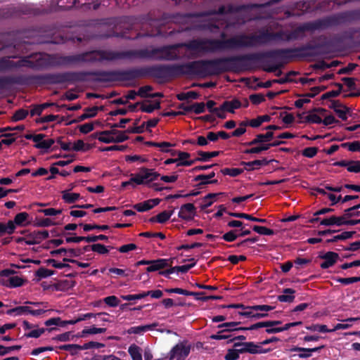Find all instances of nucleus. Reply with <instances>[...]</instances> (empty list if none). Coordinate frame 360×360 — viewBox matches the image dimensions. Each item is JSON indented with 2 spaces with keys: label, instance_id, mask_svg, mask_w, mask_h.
Wrapping results in <instances>:
<instances>
[{
  "label": "nucleus",
  "instance_id": "obj_59",
  "mask_svg": "<svg viewBox=\"0 0 360 360\" xmlns=\"http://www.w3.org/2000/svg\"><path fill=\"white\" fill-rule=\"evenodd\" d=\"M237 229H232L224 233L221 238L226 242H233L238 238Z\"/></svg>",
  "mask_w": 360,
  "mask_h": 360
},
{
  "label": "nucleus",
  "instance_id": "obj_12",
  "mask_svg": "<svg viewBox=\"0 0 360 360\" xmlns=\"http://www.w3.org/2000/svg\"><path fill=\"white\" fill-rule=\"evenodd\" d=\"M191 346L187 344L186 341L176 344L170 350L168 358L169 360L176 359L177 360L185 359L190 354Z\"/></svg>",
  "mask_w": 360,
  "mask_h": 360
},
{
  "label": "nucleus",
  "instance_id": "obj_56",
  "mask_svg": "<svg viewBox=\"0 0 360 360\" xmlns=\"http://www.w3.org/2000/svg\"><path fill=\"white\" fill-rule=\"evenodd\" d=\"M351 112V108L344 105L341 108L336 110L335 113L338 115L339 118H340L342 120L345 121L347 120V115H350Z\"/></svg>",
  "mask_w": 360,
  "mask_h": 360
},
{
  "label": "nucleus",
  "instance_id": "obj_2",
  "mask_svg": "<svg viewBox=\"0 0 360 360\" xmlns=\"http://www.w3.org/2000/svg\"><path fill=\"white\" fill-rule=\"evenodd\" d=\"M316 44L307 43L302 46L269 50L264 52L255 53L256 61L261 60L263 58H271L291 61L295 59H305L315 58L320 55L333 53L337 49L338 40L335 38H329L324 34L318 36Z\"/></svg>",
  "mask_w": 360,
  "mask_h": 360
},
{
  "label": "nucleus",
  "instance_id": "obj_25",
  "mask_svg": "<svg viewBox=\"0 0 360 360\" xmlns=\"http://www.w3.org/2000/svg\"><path fill=\"white\" fill-rule=\"evenodd\" d=\"M158 326V323H153L144 326H133L129 328L127 332L128 334H142L148 330H153Z\"/></svg>",
  "mask_w": 360,
  "mask_h": 360
},
{
  "label": "nucleus",
  "instance_id": "obj_21",
  "mask_svg": "<svg viewBox=\"0 0 360 360\" xmlns=\"http://www.w3.org/2000/svg\"><path fill=\"white\" fill-rule=\"evenodd\" d=\"M243 9L242 6H235L232 4L226 6H220L218 9L210 10L209 14L210 15H226L231 13H236L240 12Z\"/></svg>",
  "mask_w": 360,
  "mask_h": 360
},
{
  "label": "nucleus",
  "instance_id": "obj_4",
  "mask_svg": "<svg viewBox=\"0 0 360 360\" xmlns=\"http://www.w3.org/2000/svg\"><path fill=\"white\" fill-rule=\"evenodd\" d=\"M247 48L245 34H240L226 40L216 39H192L186 42V49L202 53Z\"/></svg>",
  "mask_w": 360,
  "mask_h": 360
},
{
  "label": "nucleus",
  "instance_id": "obj_41",
  "mask_svg": "<svg viewBox=\"0 0 360 360\" xmlns=\"http://www.w3.org/2000/svg\"><path fill=\"white\" fill-rule=\"evenodd\" d=\"M112 248V246H105L101 243L92 244V251L100 255H106L109 252L110 249Z\"/></svg>",
  "mask_w": 360,
  "mask_h": 360
},
{
  "label": "nucleus",
  "instance_id": "obj_51",
  "mask_svg": "<svg viewBox=\"0 0 360 360\" xmlns=\"http://www.w3.org/2000/svg\"><path fill=\"white\" fill-rule=\"evenodd\" d=\"M341 80L345 83V84L348 87V89L351 91H357L356 84L355 82L357 80L356 78L354 77H342Z\"/></svg>",
  "mask_w": 360,
  "mask_h": 360
},
{
  "label": "nucleus",
  "instance_id": "obj_39",
  "mask_svg": "<svg viewBox=\"0 0 360 360\" xmlns=\"http://www.w3.org/2000/svg\"><path fill=\"white\" fill-rule=\"evenodd\" d=\"M29 114V111L27 110L20 108L15 111L13 116L11 117L12 122H18L20 120H23L27 117Z\"/></svg>",
  "mask_w": 360,
  "mask_h": 360
},
{
  "label": "nucleus",
  "instance_id": "obj_35",
  "mask_svg": "<svg viewBox=\"0 0 360 360\" xmlns=\"http://www.w3.org/2000/svg\"><path fill=\"white\" fill-rule=\"evenodd\" d=\"M141 349L135 344L129 346L128 352L132 360H142Z\"/></svg>",
  "mask_w": 360,
  "mask_h": 360
},
{
  "label": "nucleus",
  "instance_id": "obj_26",
  "mask_svg": "<svg viewBox=\"0 0 360 360\" xmlns=\"http://www.w3.org/2000/svg\"><path fill=\"white\" fill-rule=\"evenodd\" d=\"M221 105L222 110L233 113L234 110L238 109L241 107V102L238 99L234 98L231 101H224Z\"/></svg>",
  "mask_w": 360,
  "mask_h": 360
},
{
  "label": "nucleus",
  "instance_id": "obj_52",
  "mask_svg": "<svg viewBox=\"0 0 360 360\" xmlns=\"http://www.w3.org/2000/svg\"><path fill=\"white\" fill-rule=\"evenodd\" d=\"M240 323L241 322L240 321L226 322L218 325L217 328L219 329H231L230 330L231 333V332L236 331V326H239Z\"/></svg>",
  "mask_w": 360,
  "mask_h": 360
},
{
  "label": "nucleus",
  "instance_id": "obj_10",
  "mask_svg": "<svg viewBox=\"0 0 360 360\" xmlns=\"http://www.w3.org/2000/svg\"><path fill=\"white\" fill-rule=\"evenodd\" d=\"M322 20H329L330 25L327 28L338 25L341 22H352L360 20V8L351 11H347L340 13L335 15L328 16L321 18Z\"/></svg>",
  "mask_w": 360,
  "mask_h": 360
},
{
  "label": "nucleus",
  "instance_id": "obj_19",
  "mask_svg": "<svg viewBox=\"0 0 360 360\" xmlns=\"http://www.w3.org/2000/svg\"><path fill=\"white\" fill-rule=\"evenodd\" d=\"M195 210L196 208L193 204H184L181 207L178 216L183 219L190 221L193 219L195 214Z\"/></svg>",
  "mask_w": 360,
  "mask_h": 360
},
{
  "label": "nucleus",
  "instance_id": "obj_44",
  "mask_svg": "<svg viewBox=\"0 0 360 360\" xmlns=\"http://www.w3.org/2000/svg\"><path fill=\"white\" fill-rule=\"evenodd\" d=\"M26 280L18 276L10 277L8 279V284L7 285L9 288H18L24 285Z\"/></svg>",
  "mask_w": 360,
  "mask_h": 360
},
{
  "label": "nucleus",
  "instance_id": "obj_9",
  "mask_svg": "<svg viewBox=\"0 0 360 360\" xmlns=\"http://www.w3.org/2000/svg\"><path fill=\"white\" fill-rule=\"evenodd\" d=\"M84 73L82 72H65L61 73H52L46 75L45 78L49 84H61L64 83H75L84 82Z\"/></svg>",
  "mask_w": 360,
  "mask_h": 360
},
{
  "label": "nucleus",
  "instance_id": "obj_1",
  "mask_svg": "<svg viewBox=\"0 0 360 360\" xmlns=\"http://www.w3.org/2000/svg\"><path fill=\"white\" fill-rule=\"evenodd\" d=\"M255 53L211 60H200L184 64L150 65L151 77L164 80L183 75L217 76L225 72H240L252 68Z\"/></svg>",
  "mask_w": 360,
  "mask_h": 360
},
{
  "label": "nucleus",
  "instance_id": "obj_60",
  "mask_svg": "<svg viewBox=\"0 0 360 360\" xmlns=\"http://www.w3.org/2000/svg\"><path fill=\"white\" fill-rule=\"evenodd\" d=\"M239 358L240 354L235 347L233 349H229L224 356L225 360H238Z\"/></svg>",
  "mask_w": 360,
  "mask_h": 360
},
{
  "label": "nucleus",
  "instance_id": "obj_16",
  "mask_svg": "<svg viewBox=\"0 0 360 360\" xmlns=\"http://www.w3.org/2000/svg\"><path fill=\"white\" fill-rule=\"evenodd\" d=\"M49 237V232L46 230L34 231L27 235L25 243L29 245L39 244Z\"/></svg>",
  "mask_w": 360,
  "mask_h": 360
},
{
  "label": "nucleus",
  "instance_id": "obj_48",
  "mask_svg": "<svg viewBox=\"0 0 360 360\" xmlns=\"http://www.w3.org/2000/svg\"><path fill=\"white\" fill-rule=\"evenodd\" d=\"M252 229L254 231H255L256 233H257L260 235L272 236L274 234V231L273 229L266 228L265 226L254 225L252 227Z\"/></svg>",
  "mask_w": 360,
  "mask_h": 360
},
{
  "label": "nucleus",
  "instance_id": "obj_8",
  "mask_svg": "<svg viewBox=\"0 0 360 360\" xmlns=\"http://www.w3.org/2000/svg\"><path fill=\"white\" fill-rule=\"evenodd\" d=\"M330 25L329 20L318 19L311 22H304L291 31L288 30L286 39L288 41L303 39L305 32L324 30Z\"/></svg>",
  "mask_w": 360,
  "mask_h": 360
},
{
  "label": "nucleus",
  "instance_id": "obj_58",
  "mask_svg": "<svg viewBox=\"0 0 360 360\" xmlns=\"http://www.w3.org/2000/svg\"><path fill=\"white\" fill-rule=\"evenodd\" d=\"M45 263L47 265H51L54 268L60 269H63V268H69L70 269L71 267L70 264H65V263L58 262L54 259H48L45 261Z\"/></svg>",
  "mask_w": 360,
  "mask_h": 360
},
{
  "label": "nucleus",
  "instance_id": "obj_34",
  "mask_svg": "<svg viewBox=\"0 0 360 360\" xmlns=\"http://www.w3.org/2000/svg\"><path fill=\"white\" fill-rule=\"evenodd\" d=\"M30 307L27 306H18L15 308L8 309L6 311L8 315L21 316L28 314Z\"/></svg>",
  "mask_w": 360,
  "mask_h": 360
},
{
  "label": "nucleus",
  "instance_id": "obj_18",
  "mask_svg": "<svg viewBox=\"0 0 360 360\" xmlns=\"http://www.w3.org/2000/svg\"><path fill=\"white\" fill-rule=\"evenodd\" d=\"M319 257L324 260V262L320 264L321 268L323 269H326L333 266L339 259V255L332 251L327 252L322 255H320Z\"/></svg>",
  "mask_w": 360,
  "mask_h": 360
},
{
  "label": "nucleus",
  "instance_id": "obj_40",
  "mask_svg": "<svg viewBox=\"0 0 360 360\" xmlns=\"http://www.w3.org/2000/svg\"><path fill=\"white\" fill-rule=\"evenodd\" d=\"M221 193H208L207 195H205L202 198L203 204H202L200 205V209L202 210H204L207 209V207H210L213 203V201L212 200V199L215 198L217 195H221Z\"/></svg>",
  "mask_w": 360,
  "mask_h": 360
},
{
  "label": "nucleus",
  "instance_id": "obj_24",
  "mask_svg": "<svg viewBox=\"0 0 360 360\" xmlns=\"http://www.w3.org/2000/svg\"><path fill=\"white\" fill-rule=\"evenodd\" d=\"M344 219H345L344 214L340 217L333 215L328 218H324L321 219L320 221V225L327 226L336 225L338 226H341L344 225Z\"/></svg>",
  "mask_w": 360,
  "mask_h": 360
},
{
  "label": "nucleus",
  "instance_id": "obj_54",
  "mask_svg": "<svg viewBox=\"0 0 360 360\" xmlns=\"http://www.w3.org/2000/svg\"><path fill=\"white\" fill-rule=\"evenodd\" d=\"M306 328L310 331H318L320 333H330V329H328L326 325L312 324L306 326Z\"/></svg>",
  "mask_w": 360,
  "mask_h": 360
},
{
  "label": "nucleus",
  "instance_id": "obj_31",
  "mask_svg": "<svg viewBox=\"0 0 360 360\" xmlns=\"http://www.w3.org/2000/svg\"><path fill=\"white\" fill-rule=\"evenodd\" d=\"M356 234V231H344L339 235H336L333 236L332 238L327 239L326 240V243H335L338 240H344L349 238H351Z\"/></svg>",
  "mask_w": 360,
  "mask_h": 360
},
{
  "label": "nucleus",
  "instance_id": "obj_28",
  "mask_svg": "<svg viewBox=\"0 0 360 360\" xmlns=\"http://www.w3.org/2000/svg\"><path fill=\"white\" fill-rule=\"evenodd\" d=\"M229 215L233 217L236 218H240V219H245L252 221L259 222V223H266L267 219H262V218H257L255 217L251 214H248L246 213H242V212H228Z\"/></svg>",
  "mask_w": 360,
  "mask_h": 360
},
{
  "label": "nucleus",
  "instance_id": "obj_7",
  "mask_svg": "<svg viewBox=\"0 0 360 360\" xmlns=\"http://www.w3.org/2000/svg\"><path fill=\"white\" fill-rule=\"evenodd\" d=\"M288 30H280L277 32L264 30L259 34H245L247 48L264 45L271 41L289 42L286 39Z\"/></svg>",
  "mask_w": 360,
  "mask_h": 360
},
{
  "label": "nucleus",
  "instance_id": "obj_33",
  "mask_svg": "<svg viewBox=\"0 0 360 360\" xmlns=\"http://www.w3.org/2000/svg\"><path fill=\"white\" fill-rule=\"evenodd\" d=\"M80 198L79 193H70L68 191H62V199L68 204L74 203Z\"/></svg>",
  "mask_w": 360,
  "mask_h": 360
},
{
  "label": "nucleus",
  "instance_id": "obj_17",
  "mask_svg": "<svg viewBox=\"0 0 360 360\" xmlns=\"http://www.w3.org/2000/svg\"><path fill=\"white\" fill-rule=\"evenodd\" d=\"M265 58H263L261 60L253 62L252 68L251 69H250L249 70H251L254 68V65L255 63L261 62L264 65V66L262 68L263 70H264L265 72H275L276 70H278V72L276 73V75L278 77L280 76L282 74V71L279 69L283 66V64L281 63H278L276 64L269 65V60H264ZM269 58L271 59V58ZM272 60H274V61L281 60V59H274V58H272ZM282 61L288 62L287 60H282ZM248 70H247L246 71H248Z\"/></svg>",
  "mask_w": 360,
  "mask_h": 360
},
{
  "label": "nucleus",
  "instance_id": "obj_22",
  "mask_svg": "<svg viewBox=\"0 0 360 360\" xmlns=\"http://www.w3.org/2000/svg\"><path fill=\"white\" fill-rule=\"evenodd\" d=\"M171 266L167 259H158L150 260V264L146 267V271L148 273L160 271L166 267Z\"/></svg>",
  "mask_w": 360,
  "mask_h": 360
},
{
  "label": "nucleus",
  "instance_id": "obj_6",
  "mask_svg": "<svg viewBox=\"0 0 360 360\" xmlns=\"http://www.w3.org/2000/svg\"><path fill=\"white\" fill-rule=\"evenodd\" d=\"M119 59L120 51L94 50L75 55L60 56L58 58L57 64L59 65H69L80 63H94L103 62L104 60L112 61Z\"/></svg>",
  "mask_w": 360,
  "mask_h": 360
},
{
  "label": "nucleus",
  "instance_id": "obj_62",
  "mask_svg": "<svg viewBox=\"0 0 360 360\" xmlns=\"http://www.w3.org/2000/svg\"><path fill=\"white\" fill-rule=\"evenodd\" d=\"M205 111V104L203 102L194 103L191 105V112L197 115L203 113Z\"/></svg>",
  "mask_w": 360,
  "mask_h": 360
},
{
  "label": "nucleus",
  "instance_id": "obj_20",
  "mask_svg": "<svg viewBox=\"0 0 360 360\" xmlns=\"http://www.w3.org/2000/svg\"><path fill=\"white\" fill-rule=\"evenodd\" d=\"M274 136V134L271 131H268L265 134H257L255 135V139L248 142H245L243 146H252L262 142H270Z\"/></svg>",
  "mask_w": 360,
  "mask_h": 360
},
{
  "label": "nucleus",
  "instance_id": "obj_15",
  "mask_svg": "<svg viewBox=\"0 0 360 360\" xmlns=\"http://www.w3.org/2000/svg\"><path fill=\"white\" fill-rule=\"evenodd\" d=\"M222 151H212V152H205L200 150L198 152V155L199 157L195 158L194 160H191L190 161L181 162L178 164V165H185V167H189L195 164L196 162H207L211 158H215L219 155Z\"/></svg>",
  "mask_w": 360,
  "mask_h": 360
},
{
  "label": "nucleus",
  "instance_id": "obj_50",
  "mask_svg": "<svg viewBox=\"0 0 360 360\" xmlns=\"http://www.w3.org/2000/svg\"><path fill=\"white\" fill-rule=\"evenodd\" d=\"M54 274L55 271L53 270H50L44 267H40L37 271H36L35 276H37L39 279H41L53 276Z\"/></svg>",
  "mask_w": 360,
  "mask_h": 360
},
{
  "label": "nucleus",
  "instance_id": "obj_53",
  "mask_svg": "<svg viewBox=\"0 0 360 360\" xmlns=\"http://www.w3.org/2000/svg\"><path fill=\"white\" fill-rule=\"evenodd\" d=\"M133 207L140 212H146L152 209V206L150 205V201H148V200L142 202L136 203L133 205Z\"/></svg>",
  "mask_w": 360,
  "mask_h": 360
},
{
  "label": "nucleus",
  "instance_id": "obj_14",
  "mask_svg": "<svg viewBox=\"0 0 360 360\" xmlns=\"http://www.w3.org/2000/svg\"><path fill=\"white\" fill-rule=\"evenodd\" d=\"M282 323L281 321H259L256 323L252 324V329L259 330L260 328H265V332L268 334H274L280 333L278 326Z\"/></svg>",
  "mask_w": 360,
  "mask_h": 360
},
{
  "label": "nucleus",
  "instance_id": "obj_32",
  "mask_svg": "<svg viewBox=\"0 0 360 360\" xmlns=\"http://www.w3.org/2000/svg\"><path fill=\"white\" fill-rule=\"evenodd\" d=\"M332 85L335 86H339V89L330 91L322 94L321 96V100H326L330 98H335L341 94L343 89V85L342 84L334 82L332 84Z\"/></svg>",
  "mask_w": 360,
  "mask_h": 360
},
{
  "label": "nucleus",
  "instance_id": "obj_13",
  "mask_svg": "<svg viewBox=\"0 0 360 360\" xmlns=\"http://www.w3.org/2000/svg\"><path fill=\"white\" fill-rule=\"evenodd\" d=\"M27 79L24 75H12L0 77V90L7 89L13 84L22 85L26 84Z\"/></svg>",
  "mask_w": 360,
  "mask_h": 360
},
{
  "label": "nucleus",
  "instance_id": "obj_37",
  "mask_svg": "<svg viewBox=\"0 0 360 360\" xmlns=\"http://www.w3.org/2000/svg\"><path fill=\"white\" fill-rule=\"evenodd\" d=\"M56 223L49 218H36L34 221V226L36 227H49L56 225Z\"/></svg>",
  "mask_w": 360,
  "mask_h": 360
},
{
  "label": "nucleus",
  "instance_id": "obj_43",
  "mask_svg": "<svg viewBox=\"0 0 360 360\" xmlns=\"http://www.w3.org/2000/svg\"><path fill=\"white\" fill-rule=\"evenodd\" d=\"M357 206L358 204L347 208L344 211L345 219H349L353 217H360V207H357Z\"/></svg>",
  "mask_w": 360,
  "mask_h": 360
},
{
  "label": "nucleus",
  "instance_id": "obj_27",
  "mask_svg": "<svg viewBox=\"0 0 360 360\" xmlns=\"http://www.w3.org/2000/svg\"><path fill=\"white\" fill-rule=\"evenodd\" d=\"M174 213V210H172L170 212L168 211H163L156 216L152 217L149 219V222L150 223H160V224H165L167 222Z\"/></svg>",
  "mask_w": 360,
  "mask_h": 360
},
{
  "label": "nucleus",
  "instance_id": "obj_36",
  "mask_svg": "<svg viewBox=\"0 0 360 360\" xmlns=\"http://www.w3.org/2000/svg\"><path fill=\"white\" fill-rule=\"evenodd\" d=\"M231 329H220L217 334H213L210 335V338L212 340H229L232 337V335L230 334V330Z\"/></svg>",
  "mask_w": 360,
  "mask_h": 360
},
{
  "label": "nucleus",
  "instance_id": "obj_30",
  "mask_svg": "<svg viewBox=\"0 0 360 360\" xmlns=\"http://www.w3.org/2000/svg\"><path fill=\"white\" fill-rule=\"evenodd\" d=\"M233 347L236 348L238 354L249 353L252 354L251 342H236Z\"/></svg>",
  "mask_w": 360,
  "mask_h": 360
},
{
  "label": "nucleus",
  "instance_id": "obj_57",
  "mask_svg": "<svg viewBox=\"0 0 360 360\" xmlns=\"http://www.w3.org/2000/svg\"><path fill=\"white\" fill-rule=\"evenodd\" d=\"M21 348V345H13L10 347H5L4 345H0V356H5L14 350L18 351Z\"/></svg>",
  "mask_w": 360,
  "mask_h": 360
},
{
  "label": "nucleus",
  "instance_id": "obj_23",
  "mask_svg": "<svg viewBox=\"0 0 360 360\" xmlns=\"http://www.w3.org/2000/svg\"><path fill=\"white\" fill-rule=\"evenodd\" d=\"M84 113L77 117L76 119L71 120L65 124L66 126L71 125L75 123L80 122L84 120L92 118L97 115V108H86L84 109Z\"/></svg>",
  "mask_w": 360,
  "mask_h": 360
},
{
  "label": "nucleus",
  "instance_id": "obj_64",
  "mask_svg": "<svg viewBox=\"0 0 360 360\" xmlns=\"http://www.w3.org/2000/svg\"><path fill=\"white\" fill-rule=\"evenodd\" d=\"M347 171L353 173H360V160H350Z\"/></svg>",
  "mask_w": 360,
  "mask_h": 360
},
{
  "label": "nucleus",
  "instance_id": "obj_29",
  "mask_svg": "<svg viewBox=\"0 0 360 360\" xmlns=\"http://www.w3.org/2000/svg\"><path fill=\"white\" fill-rule=\"evenodd\" d=\"M283 295H280L278 296L277 300L281 302H288L291 303L295 300L294 294L295 293V290L292 288H284L283 290Z\"/></svg>",
  "mask_w": 360,
  "mask_h": 360
},
{
  "label": "nucleus",
  "instance_id": "obj_63",
  "mask_svg": "<svg viewBox=\"0 0 360 360\" xmlns=\"http://www.w3.org/2000/svg\"><path fill=\"white\" fill-rule=\"evenodd\" d=\"M318 150L316 147H308L302 151V154L306 158H312L317 154Z\"/></svg>",
  "mask_w": 360,
  "mask_h": 360
},
{
  "label": "nucleus",
  "instance_id": "obj_45",
  "mask_svg": "<svg viewBox=\"0 0 360 360\" xmlns=\"http://www.w3.org/2000/svg\"><path fill=\"white\" fill-rule=\"evenodd\" d=\"M79 345L77 344H68L58 346L57 348L60 350L69 351L72 356L77 354V351L80 350L79 347Z\"/></svg>",
  "mask_w": 360,
  "mask_h": 360
},
{
  "label": "nucleus",
  "instance_id": "obj_38",
  "mask_svg": "<svg viewBox=\"0 0 360 360\" xmlns=\"http://www.w3.org/2000/svg\"><path fill=\"white\" fill-rule=\"evenodd\" d=\"M261 342L258 343L251 342L252 354H266L272 350L271 348H263Z\"/></svg>",
  "mask_w": 360,
  "mask_h": 360
},
{
  "label": "nucleus",
  "instance_id": "obj_3",
  "mask_svg": "<svg viewBox=\"0 0 360 360\" xmlns=\"http://www.w3.org/2000/svg\"><path fill=\"white\" fill-rule=\"evenodd\" d=\"M181 47L186 48V42L165 45L151 49L120 51V59L137 58L159 61H175L181 58L178 49Z\"/></svg>",
  "mask_w": 360,
  "mask_h": 360
},
{
  "label": "nucleus",
  "instance_id": "obj_61",
  "mask_svg": "<svg viewBox=\"0 0 360 360\" xmlns=\"http://www.w3.org/2000/svg\"><path fill=\"white\" fill-rule=\"evenodd\" d=\"M103 302L110 307H116L120 304L119 299L115 295H110L105 297Z\"/></svg>",
  "mask_w": 360,
  "mask_h": 360
},
{
  "label": "nucleus",
  "instance_id": "obj_42",
  "mask_svg": "<svg viewBox=\"0 0 360 360\" xmlns=\"http://www.w3.org/2000/svg\"><path fill=\"white\" fill-rule=\"evenodd\" d=\"M324 345H321L319 347H314V348H304V350L301 351L302 353L298 354V356L301 359L309 358L311 356L312 352H319L322 349L324 348Z\"/></svg>",
  "mask_w": 360,
  "mask_h": 360
},
{
  "label": "nucleus",
  "instance_id": "obj_5",
  "mask_svg": "<svg viewBox=\"0 0 360 360\" xmlns=\"http://www.w3.org/2000/svg\"><path fill=\"white\" fill-rule=\"evenodd\" d=\"M86 76H94V82H112L132 81L138 78L151 77L150 66L132 68L125 70H98L82 72Z\"/></svg>",
  "mask_w": 360,
  "mask_h": 360
},
{
  "label": "nucleus",
  "instance_id": "obj_55",
  "mask_svg": "<svg viewBox=\"0 0 360 360\" xmlns=\"http://www.w3.org/2000/svg\"><path fill=\"white\" fill-rule=\"evenodd\" d=\"M29 217V214L27 212H20L17 214L13 219L15 225L23 226L24 223L27 221Z\"/></svg>",
  "mask_w": 360,
  "mask_h": 360
},
{
  "label": "nucleus",
  "instance_id": "obj_49",
  "mask_svg": "<svg viewBox=\"0 0 360 360\" xmlns=\"http://www.w3.org/2000/svg\"><path fill=\"white\" fill-rule=\"evenodd\" d=\"M79 226H82L83 227V229L84 231H90L94 229H97L100 231H105L109 229V226L108 225H97V224H79Z\"/></svg>",
  "mask_w": 360,
  "mask_h": 360
},
{
  "label": "nucleus",
  "instance_id": "obj_11",
  "mask_svg": "<svg viewBox=\"0 0 360 360\" xmlns=\"http://www.w3.org/2000/svg\"><path fill=\"white\" fill-rule=\"evenodd\" d=\"M21 67L33 68L34 63L26 58L21 59L18 61L11 60L6 58H0V72Z\"/></svg>",
  "mask_w": 360,
  "mask_h": 360
},
{
  "label": "nucleus",
  "instance_id": "obj_46",
  "mask_svg": "<svg viewBox=\"0 0 360 360\" xmlns=\"http://www.w3.org/2000/svg\"><path fill=\"white\" fill-rule=\"evenodd\" d=\"M297 74H298L297 72L290 71L285 75V76L284 77H282V78H280L278 79H273V82L276 84H286L288 82H293L295 81L291 78V76H294Z\"/></svg>",
  "mask_w": 360,
  "mask_h": 360
},
{
  "label": "nucleus",
  "instance_id": "obj_47",
  "mask_svg": "<svg viewBox=\"0 0 360 360\" xmlns=\"http://www.w3.org/2000/svg\"><path fill=\"white\" fill-rule=\"evenodd\" d=\"M244 171V169L241 168H224L221 170V172L224 175H229L232 177H236L241 174Z\"/></svg>",
  "mask_w": 360,
  "mask_h": 360
}]
</instances>
